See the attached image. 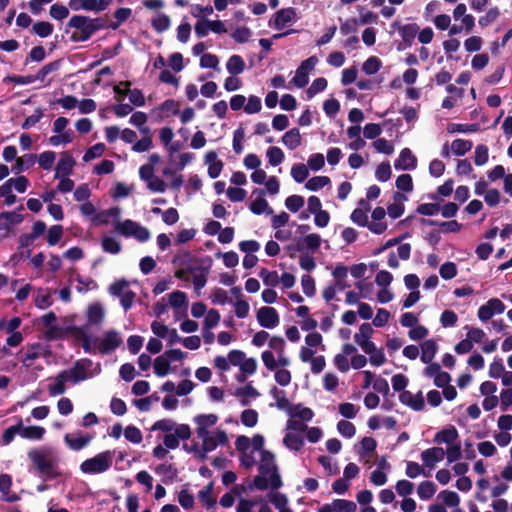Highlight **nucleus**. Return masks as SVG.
I'll return each mask as SVG.
<instances>
[{
    "instance_id": "f257e3e1",
    "label": "nucleus",
    "mask_w": 512,
    "mask_h": 512,
    "mask_svg": "<svg viewBox=\"0 0 512 512\" xmlns=\"http://www.w3.org/2000/svg\"><path fill=\"white\" fill-rule=\"evenodd\" d=\"M259 475L253 479V486L258 490H266L269 483L272 489H279L282 486V479L278 473V467L275 464V456L269 450L261 451L260 464L258 466Z\"/></svg>"
},
{
    "instance_id": "f03ea898",
    "label": "nucleus",
    "mask_w": 512,
    "mask_h": 512,
    "mask_svg": "<svg viewBox=\"0 0 512 512\" xmlns=\"http://www.w3.org/2000/svg\"><path fill=\"white\" fill-rule=\"evenodd\" d=\"M28 458L32 461L38 473L46 479H54L59 476L56 459L50 448H33L28 452Z\"/></svg>"
},
{
    "instance_id": "7ed1b4c3",
    "label": "nucleus",
    "mask_w": 512,
    "mask_h": 512,
    "mask_svg": "<svg viewBox=\"0 0 512 512\" xmlns=\"http://www.w3.org/2000/svg\"><path fill=\"white\" fill-rule=\"evenodd\" d=\"M113 461L111 451L98 453L92 458L86 459L80 465V470L85 474H98L107 471Z\"/></svg>"
},
{
    "instance_id": "20e7f679",
    "label": "nucleus",
    "mask_w": 512,
    "mask_h": 512,
    "mask_svg": "<svg viewBox=\"0 0 512 512\" xmlns=\"http://www.w3.org/2000/svg\"><path fill=\"white\" fill-rule=\"evenodd\" d=\"M69 28L78 29L79 32H74L71 35L73 42H85L91 38L93 31L89 23V17L83 15L72 16L67 24Z\"/></svg>"
},
{
    "instance_id": "39448f33",
    "label": "nucleus",
    "mask_w": 512,
    "mask_h": 512,
    "mask_svg": "<svg viewBox=\"0 0 512 512\" xmlns=\"http://www.w3.org/2000/svg\"><path fill=\"white\" fill-rule=\"evenodd\" d=\"M211 266L212 259L209 256L201 260L200 266H189V272L194 274L193 285L195 290L199 291L205 287Z\"/></svg>"
},
{
    "instance_id": "423d86ee",
    "label": "nucleus",
    "mask_w": 512,
    "mask_h": 512,
    "mask_svg": "<svg viewBox=\"0 0 512 512\" xmlns=\"http://www.w3.org/2000/svg\"><path fill=\"white\" fill-rule=\"evenodd\" d=\"M92 360L83 358L77 360L74 365L68 370H62L65 372L68 382L78 383L88 378L87 369L92 366Z\"/></svg>"
},
{
    "instance_id": "0eeeda50",
    "label": "nucleus",
    "mask_w": 512,
    "mask_h": 512,
    "mask_svg": "<svg viewBox=\"0 0 512 512\" xmlns=\"http://www.w3.org/2000/svg\"><path fill=\"white\" fill-rule=\"evenodd\" d=\"M122 344L119 333L114 330L104 332L102 340L99 342L97 349L99 353L107 355L115 351Z\"/></svg>"
},
{
    "instance_id": "6e6552de",
    "label": "nucleus",
    "mask_w": 512,
    "mask_h": 512,
    "mask_svg": "<svg viewBox=\"0 0 512 512\" xmlns=\"http://www.w3.org/2000/svg\"><path fill=\"white\" fill-rule=\"evenodd\" d=\"M93 438V434L76 431L73 433L65 434L64 442L71 450L80 451L89 445Z\"/></svg>"
},
{
    "instance_id": "1a4fd4ad",
    "label": "nucleus",
    "mask_w": 512,
    "mask_h": 512,
    "mask_svg": "<svg viewBox=\"0 0 512 512\" xmlns=\"http://www.w3.org/2000/svg\"><path fill=\"white\" fill-rule=\"evenodd\" d=\"M257 321L260 326L272 329L279 324V314L273 307L263 306L257 311Z\"/></svg>"
},
{
    "instance_id": "9d476101",
    "label": "nucleus",
    "mask_w": 512,
    "mask_h": 512,
    "mask_svg": "<svg viewBox=\"0 0 512 512\" xmlns=\"http://www.w3.org/2000/svg\"><path fill=\"white\" fill-rule=\"evenodd\" d=\"M505 308L504 303L500 299L491 298L478 309V318L483 322L488 321L495 314L503 313Z\"/></svg>"
},
{
    "instance_id": "9b49d317",
    "label": "nucleus",
    "mask_w": 512,
    "mask_h": 512,
    "mask_svg": "<svg viewBox=\"0 0 512 512\" xmlns=\"http://www.w3.org/2000/svg\"><path fill=\"white\" fill-rule=\"evenodd\" d=\"M112 0H70L69 7L74 10H86V11H103L105 10Z\"/></svg>"
},
{
    "instance_id": "f8f14e48",
    "label": "nucleus",
    "mask_w": 512,
    "mask_h": 512,
    "mask_svg": "<svg viewBox=\"0 0 512 512\" xmlns=\"http://www.w3.org/2000/svg\"><path fill=\"white\" fill-rule=\"evenodd\" d=\"M373 334V328L369 323H363L359 328V333L354 335V341L361 347L365 353L374 351L375 344L370 341Z\"/></svg>"
},
{
    "instance_id": "ddd939ff",
    "label": "nucleus",
    "mask_w": 512,
    "mask_h": 512,
    "mask_svg": "<svg viewBox=\"0 0 512 512\" xmlns=\"http://www.w3.org/2000/svg\"><path fill=\"white\" fill-rule=\"evenodd\" d=\"M321 246V237L319 234L312 233L306 235L304 238H301L297 241L296 245H289L287 247L288 250H296L299 252H303L304 250H309L312 253L316 252Z\"/></svg>"
},
{
    "instance_id": "4468645a",
    "label": "nucleus",
    "mask_w": 512,
    "mask_h": 512,
    "mask_svg": "<svg viewBox=\"0 0 512 512\" xmlns=\"http://www.w3.org/2000/svg\"><path fill=\"white\" fill-rule=\"evenodd\" d=\"M394 167L397 170H415L417 158L409 148H403L399 158L394 163Z\"/></svg>"
},
{
    "instance_id": "2eb2a0df",
    "label": "nucleus",
    "mask_w": 512,
    "mask_h": 512,
    "mask_svg": "<svg viewBox=\"0 0 512 512\" xmlns=\"http://www.w3.org/2000/svg\"><path fill=\"white\" fill-rule=\"evenodd\" d=\"M399 401L409 406L414 411H421L425 407L424 397L422 392L419 391L416 395H413L410 391H403L399 394Z\"/></svg>"
},
{
    "instance_id": "dca6fc26",
    "label": "nucleus",
    "mask_w": 512,
    "mask_h": 512,
    "mask_svg": "<svg viewBox=\"0 0 512 512\" xmlns=\"http://www.w3.org/2000/svg\"><path fill=\"white\" fill-rule=\"evenodd\" d=\"M75 160L69 152H63L55 168V178L69 176L75 165Z\"/></svg>"
},
{
    "instance_id": "f3484780",
    "label": "nucleus",
    "mask_w": 512,
    "mask_h": 512,
    "mask_svg": "<svg viewBox=\"0 0 512 512\" xmlns=\"http://www.w3.org/2000/svg\"><path fill=\"white\" fill-rule=\"evenodd\" d=\"M253 194H257L258 197L253 200L249 206L251 212L256 215H260L264 212L267 214H272L273 210L269 207L268 202L264 198L265 191L263 189L256 188L254 189Z\"/></svg>"
},
{
    "instance_id": "a211bd4d",
    "label": "nucleus",
    "mask_w": 512,
    "mask_h": 512,
    "mask_svg": "<svg viewBox=\"0 0 512 512\" xmlns=\"http://www.w3.org/2000/svg\"><path fill=\"white\" fill-rule=\"evenodd\" d=\"M296 9L293 7L282 8L275 13L274 26L282 29L286 24L296 21Z\"/></svg>"
},
{
    "instance_id": "6ab92c4d",
    "label": "nucleus",
    "mask_w": 512,
    "mask_h": 512,
    "mask_svg": "<svg viewBox=\"0 0 512 512\" xmlns=\"http://www.w3.org/2000/svg\"><path fill=\"white\" fill-rule=\"evenodd\" d=\"M444 456L445 451L441 447H432L421 453L422 461L429 468H433L437 462L442 461Z\"/></svg>"
},
{
    "instance_id": "aec40b11",
    "label": "nucleus",
    "mask_w": 512,
    "mask_h": 512,
    "mask_svg": "<svg viewBox=\"0 0 512 512\" xmlns=\"http://www.w3.org/2000/svg\"><path fill=\"white\" fill-rule=\"evenodd\" d=\"M23 221V215L17 211H4L0 213V230L10 231L12 226Z\"/></svg>"
},
{
    "instance_id": "412c9836",
    "label": "nucleus",
    "mask_w": 512,
    "mask_h": 512,
    "mask_svg": "<svg viewBox=\"0 0 512 512\" xmlns=\"http://www.w3.org/2000/svg\"><path fill=\"white\" fill-rule=\"evenodd\" d=\"M422 224L429 226H439L444 233H457L461 230L462 224L456 220H450L445 222H439L432 219H421Z\"/></svg>"
},
{
    "instance_id": "4be33fe9",
    "label": "nucleus",
    "mask_w": 512,
    "mask_h": 512,
    "mask_svg": "<svg viewBox=\"0 0 512 512\" xmlns=\"http://www.w3.org/2000/svg\"><path fill=\"white\" fill-rule=\"evenodd\" d=\"M86 316L88 324L100 325L104 320L105 311L100 303L95 302L88 306Z\"/></svg>"
},
{
    "instance_id": "5701e85b",
    "label": "nucleus",
    "mask_w": 512,
    "mask_h": 512,
    "mask_svg": "<svg viewBox=\"0 0 512 512\" xmlns=\"http://www.w3.org/2000/svg\"><path fill=\"white\" fill-rule=\"evenodd\" d=\"M459 437L458 431L454 426H449L448 428L442 429L437 432L434 436L433 441L437 444L446 443L449 446L453 445L454 442Z\"/></svg>"
},
{
    "instance_id": "b1692460",
    "label": "nucleus",
    "mask_w": 512,
    "mask_h": 512,
    "mask_svg": "<svg viewBox=\"0 0 512 512\" xmlns=\"http://www.w3.org/2000/svg\"><path fill=\"white\" fill-rule=\"evenodd\" d=\"M398 31L405 47H410L419 31V26L416 23L405 24L399 27Z\"/></svg>"
},
{
    "instance_id": "393cba45",
    "label": "nucleus",
    "mask_w": 512,
    "mask_h": 512,
    "mask_svg": "<svg viewBox=\"0 0 512 512\" xmlns=\"http://www.w3.org/2000/svg\"><path fill=\"white\" fill-rule=\"evenodd\" d=\"M70 326L53 325L44 332V338L47 341H56L64 339L69 335Z\"/></svg>"
},
{
    "instance_id": "a878e982",
    "label": "nucleus",
    "mask_w": 512,
    "mask_h": 512,
    "mask_svg": "<svg viewBox=\"0 0 512 512\" xmlns=\"http://www.w3.org/2000/svg\"><path fill=\"white\" fill-rule=\"evenodd\" d=\"M422 354H421V361L425 364L430 363L433 358L435 357L438 346L437 343L433 339H429L424 341L421 344Z\"/></svg>"
},
{
    "instance_id": "bb28decb",
    "label": "nucleus",
    "mask_w": 512,
    "mask_h": 512,
    "mask_svg": "<svg viewBox=\"0 0 512 512\" xmlns=\"http://www.w3.org/2000/svg\"><path fill=\"white\" fill-rule=\"evenodd\" d=\"M301 140L302 138L298 128L290 129L282 137L283 144L290 150H294L300 146Z\"/></svg>"
},
{
    "instance_id": "cd10ccee",
    "label": "nucleus",
    "mask_w": 512,
    "mask_h": 512,
    "mask_svg": "<svg viewBox=\"0 0 512 512\" xmlns=\"http://www.w3.org/2000/svg\"><path fill=\"white\" fill-rule=\"evenodd\" d=\"M288 415L292 418L298 417L304 422H309L313 419L314 412L308 407H303L301 404H296L293 405L290 410H288Z\"/></svg>"
},
{
    "instance_id": "c85d7f7f",
    "label": "nucleus",
    "mask_w": 512,
    "mask_h": 512,
    "mask_svg": "<svg viewBox=\"0 0 512 512\" xmlns=\"http://www.w3.org/2000/svg\"><path fill=\"white\" fill-rule=\"evenodd\" d=\"M65 372H59L55 377V383L48 386V392L50 396H58L65 392V383L68 382Z\"/></svg>"
},
{
    "instance_id": "c756f323",
    "label": "nucleus",
    "mask_w": 512,
    "mask_h": 512,
    "mask_svg": "<svg viewBox=\"0 0 512 512\" xmlns=\"http://www.w3.org/2000/svg\"><path fill=\"white\" fill-rule=\"evenodd\" d=\"M45 434V429L41 426L24 427L21 422V437L29 440H41Z\"/></svg>"
},
{
    "instance_id": "7c9ffc66",
    "label": "nucleus",
    "mask_w": 512,
    "mask_h": 512,
    "mask_svg": "<svg viewBox=\"0 0 512 512\" xmlns=\"http://www.w3.org/2000/svg\"><path fill=\"white\" fill-rule=\"evenodd\" d=\"M270 394L276 399V406L278 409L286 410L288 412V410L293 407V404H291L286 398V392L284 390H280L274 386L270 390Z\"/></svg>"
},
{
    "instance_id": "2f4dec72",
    "label": "nucleus",
    "mask_w": 512,
    "mask_h": 512,
    "mask_svg": "<svg viewBox=\"0 0 512 512\" xmlns=\"http://www.w3.org/2000/svg\"><path fill=\"white\" fill-rule=\"evenodd\" d=\"M226 68L231 75L241 74L245 69V62L239 55H232L227 63Z\"/></svg>"
},
{
    "instance_id": "473e14b6",
    "label": "nucleus",
    "mask_w": 512,
    "mask_h": 512,
    "mask_svg": "<svg viewBox=\"0 0 512 512\" xmlns=\"http://www.w3.org/2000/svg\"><path fill=\"white\" fill-rule=\"evenodd\" d=\"M61 64L62 59H57L45 64L41 69L38 70L37 74L35 75L36 80L44 82L50 73L56 72L60 69Z\"/></svg>"
},
{
    "instance_id": "72a5a7b5",
    "label": "nucleus",
    "mask_w": 512,
    "mask_h": 512,
    "mask_svg": "<svg viewBox=\"0 0 512 512\" xmlns=\"http://www.w3.org/2000/svg\"><path fill=\"white\" fill-rule=\"evenodd\" d=\"M480 130V125L478 123L472 124H460V123H450L447 126V131L449 133H475Z\"/></svg>"
},
{
    "instance_id": "f704fd0d",
    "label": "nucleus",
    "mask_w": 512,
    "mask_h": 512,
    "mask_svg": "<svg viewBox=\"0 0 512 512\" xmlns=\"http://www.w3.org/2000/svg\"><path fill=\"white\" fill-rule=\"evenodd\" d=\"M437 487L433 481H423L418 485L417 493L420 499L428 500L433 497Z\"/></svg>"
},
{
    "instance_id": "c9c22d12",
    "label": "nucleus",
    "mask_w": 512,
    "mask_h": 512,
    "mask_svg": "<svg viewBox=\"0 0 512 512\" xmlns=\"http://www.w3.org/2000/svg\"><path fill=\"white\" fill-rule=\"evenodd\" d=\"M235 395L237 397H242V399L240 400L242 406H247L249 404V401L246 399V397H258L259 392L256 388H254L251 385V383H249L244 387L237 388Z\"/></svg>"
},
{
    "instance_id": "e433bc0d",
    "label": "nucleus",
    "mask_w": 512,
    "mask_h": 512,
    "mask_svg": "<svg viewBox=\"0 0 512 512\" xmlns=\"http://www.w3.org/2000/svg\"><path fill=\"white\" fill-rule=\"evenodd\" d=\"M54 26L48 21H37L32 26V32L41 38H46L53 33Z\"/></svg>"
},
{
    "instance_id": "4c0bfd02",
    "label": "nucleus",
    "mask_w": 512,
    "mask_h": 512,
    "mask_svg": "<svg viewBox=\"0 0 512 512\" xmlns=\"http://www.w3.org/2000/svg\"><path fill=\"white\" fill-rule=\"evenodd\" d=\"M36 161V155L34 154H26L22 157L16 158V163L13 166V170L17 173L28 170L31 166L34 165Z\"/></svg>"
},
{
    "instance_id": "58836bf2",
    "label": "nucleus",
    "mask_w": 512,
    "mask_h": 512,
    "mask_svg": "<svg viewBox=\"0 0 512 512\" xmlns=\"http://www.w3.org/2000/svg\"><path fill=\"white\" fill-rule=\"evenodd\" d=\"M16 434L21 435V419H19L16 425L10 426L3 432L0 439V445H9L14 440Z\"/></svg>"
},
{
    "instance_id": "ea45409f",
    "label": "nucleus",
    "mask_w": 512,
    "mask_h": 512,
    "mask_svg": "<svg viewBox=\"0 0 512 512\" xmlns=\"http://www.w3.org/2000/svg\"><path fill=\"white\" fill-rule=\"evenodd\" d=\"M283 443L287 448L299 451L304 445V440L299 434L289 432L285 435Z\"/></svg>"
},
{
    "instance_id": "a19ab883",
    "label": "nucleus",
    "mask_w": 512,
    "mask_h": 512,
    "mask_svg": "<svg viewBox=\"0 0 512 512\" xmlns=\"http://www.w3.org/2000/svg\"><path fill=\"white\" fill-rule=\"evenodd\" d=\"M213 482H209L207 486L200 490L198 493L199 499L204 503L207 508H211L216 504V499L212 496Z\"/></svg>"
},
{
    "instance_id": "79ce46f5",
    "label": "nucleus",
    "mask_w": 512,
    "mask_h": 512,
    "mask_svg": "<svg viewBox=\"0 0 512 512\" xmlns=\"http://www.w3.org/2000/svg\"><path fill=\"white\" fill-rule=\"evenodd\" d=\"M170 371V362L168 359L164 356H158L156 357L154 361V373L158 377H164L166 376Z\"/></svg>"
},
{
    "instance_id": "37998d69",
    "label": "nucleus",
    "mask_w": 512,
    "mask_h": 512,
    "mask_svg": "<svg viewBox=\"0 0 512 512\" xmlns=\"http://www.w3.org/2000/svg\"><path fill=\"white\" fill-rule=\"evenodd\" d=\"M473 146L472 141L464 139H455L451 144V149L454 154L463 156L471 150Z\"/></svg>"
},
{
    "instance_id": "c03bdc74",
    "label": "nucleus",
    "mask_w": 512,
    "mask_h": 512,
    "mask_svg": "<svg viewBox=\"0 0 512 512\" xmlns=\"http://www.w3.org/2000/svg\"><path fill=\"white\" fill-rule=\"evenodd\" d=\"M259 277L262 279L266 286L270 287H276L280 282L277 271H269L266 268L261 269L259 272Z\"/></svg>"
},
{
    "instance_id": "a18cd8bd",
    "label": "nucleus",
    "mask_w": 512,
    "mask_h": 512,
    "mask_svg": "<svg viewBox=\"0 0 512 512\" xmlns=\"http://www.w3.org/2000/svg\"><path fill=\"white\" fill-rule=\"evenodd\" d=\"M101 245L102 249L110 254H118L121 251V243L114 237H103Z\"/></svg>"
},
{
    "instance_id": "49530a36",
    "label": "nucleus",
    "mask_w": 512,
    "mask_h": 512,
    "mask_svg": "<svg viewBox=\"0 0 512 512\" xmlns=\"http://www.w3.org/2000/svg\"><path fill=\"white\" fill-rule=\"evenodd\" d=\"M330 183L328 176H314L305 183V188L310 191H318Z\"/></svg>"
},
{
    "instance_id": "de8ad7c7",
    "label": "nucleus",
    "mask_w": 512,
    "mask_h": 512,
    "mask_svg": "<svg viewBox=\"0 0 512 512\" xmlns=\"http://www.w3.org/2000/svg\"><path fill=\"white\" fill-rule=\"evenodd\" d=\"M151 24L156 32L162 33L169 29L171 21L168 15L159 13L157 17L152 20Z\"/></svg>"
},
{
    "instance_id": "09e8293b",
    "label": "nucleus",
    "mask_w": 512,
    "mask_h": 512,
    "mask_svg": "<svg viewBox=\"0 0 512 512\" xmlns=\"http://www.w3.org/2000/svg\"><path fill=\"white\" fill-rule=\"evenodd\" d=\"M169 304L173 308H181V307H187L188 301H187V295L186 293L177 290L169 294Z\"/></svg>"
},
{
    "instance_id": "8fccbe9b",
    "label": "nucleus",
    "mask_w": 512,
    "mask_h": 512,
    "mask_svg": "<svg viewBox=\"0 0 512 512\" xmlns=\"http://www.w3.org/2000/svg\"><path fill=\"white\" fill-rule=\"evenodd\" d=\"M382 66L381 60L376 56H370L362 65V70L367 75L376 74Z\"/></svg>"
},
{
    "instance_id": "3c124183",
    "label": "nucleus",
    "mask_w": 512,
    "mask_h": 512,
    "mask_svg": "<svg viewBox=\"0 0 512 512\" xmlns=\"http://www.w3.org/2000/svg\"><path fill=\"white\" fill-rule=\"evenodd\" d=\"M266 156L268 158V162L272 166H278L284 160L283 151L276 146L269 147L266 152Z\"/></svg>"
},
{
    "instance_id": "603ef678",
    "label": "nucleus",
    "mask_w": 512,
    "mask_h": 512,
    "mask_svg": "<svg viewBox=\"0 0 512 512\" xmlns=\"http://www.w3.org/2000/svg\"><path fill=\"white\" fill-rule=\"evenodd\" d=\"M147 122V115L144 112L136 111L130 117V123L140 129L141 133L148 134L150 129L148 127H143V125Z\"/></svg>"
},
{
    "instance_id": "864d4df0",
    "label": "nucleus",
    "mask_w": 512,
    "mask_h": 512,
    "mask_svg": "<svg viewBox=\"0 0 512 512\" xmlns=\"http://www.w3.org/2000/svg\"><path fill=\"white\" fill-rule=\"evenodd\" d=\"M309 175L308 167L305 164H294L291 169V176L297 183L304 182Z\"/></svg>"
},
{
    "instance_id": "5fc2aeb1",
    "label": "nucleus",
    "mask_w": 512,
    "mask_h": 512,
    "mask_svg": "<svg viewBox=\"0 0 512 512\" xmlns=\"http://www.w3.org/2000/svg\"><path fill=\"white\" fill-rule=\"evenodd\" d=\"M357 10L360 14L359 19H357L359 24L365 25V24H377L378 23L379 17L374 12L365 11V8L362 6H358Z\"/></svg>"
},
{
    "instance_id": "6e6d98bb",
    "label": "nucleus",
    "mask_w": 512,
    "mask_h": 512,
    "mask_svg": "<svg viewBox=\"0 0 512 512\" xmlns=\"http://www.w3.org/2000/svg\"><path fill=\"white\" fill-rule=\"evenodd\" d=\"M46 57V51L43 46L38 45L33 47L25 59V64H29L30 62H41Z\"/></svg>"
},
{
    "instance_id": "4d7b16f0",
    "label": "nucleus",
    "mask_w": 512,
    "mask_h": 512,
    "mask_svg": "<svg viewBox=\"0 0 512 512\" xmlns=\"http://www.w3.org/2000/svg\"><path fill=\"white\" fill-rule=\"evenodd\" d=\"M138 223L127 219L123 222H118L116 226V230L125 237H131L134 234L135 228H137Z\"/></svg>"
},
{
    "instance_id": "13d9d810",
    "label": "nucleus",
    "mask_w": 512,
    "mask_h": 512,
    "mask_svg": "<svg viewBox=\"0 0 512 512\" xmlns=\"http://www.w3.org/2000/svg\"><path fill=\"white\" fill-rule=\"evenodd\" d=\"M124 436L129 442L133 444H139L143 439L142 432L134 425H129L125 428Z\"/></svg>"
},
{
    "instance_id": "bf43d9fd",
    "label": "nucleus",
    "mask_w": 512,
    "mask_h": 512,
    "mask_svg": "<svg viewBox=\"0 0 512 512\" xmlns=\"http://www.w3.org/2000/svg\"><path fill=\"white\" fill-rule=\"evenodd\" d=\"M56 153L54 151H44L38 157L39 166L44 170H50L54 164Z\"/></svg>"
},
{
    "instance_id": "052dcab7",
    "label": "nucleus",
    "mask_w": 512,
    "mask_h": 512,
    "mask_svg": "<svg viewBox=\"0 0 512 512\" xmlns=\"http://www.w3.org/2000/svg\"><path fill=\"white\" fill-rule=\"evenodd\" d=\"M304 203V198L300 195H291L285 200L286 208L293 213L298 212L304 206Z\"/></svg>"
},
{
    "instance_id": "680f3d73",
    "label": "nucleus",
    "mask_w": 512,
    "mask_h": 512,
    "mask_svg": "<svg viewBox=\"0 0 512 512\" xmlns=\"http://www.w3.org/2000/svg\"><path fill=\"white\" fill-rule=\"evenodd\" d=\"M241 422L246 427H254L258 422V412L254 409H246L242 411Z\"/></svg>"
},
{
    "instance_id": "e2e57ef3",
    "label": "nucleus",
    "mask_w": 512,
    "mask_h": 512,
    "mask_svg": "<svg viewBox=\"0 0 512 512\" xmlns=\"http://www.w3.org/2000/svg\"><path fill=\"white\" fill-rule=\"evenodd\" d=\"M337 430L342 436L346 438H352L356 433L355 425L347 420H340L337 423Z\"/></svg>"
},
{
    "instance_id": "0e129e2a",
    "label": "nucleus",
    "mask_w": 512,
    "mask_h": 512,
    "mask_svg": "<svg viewBox=\"0 0 512 512\" xmlns=\"http://www.w3.org/2000/svg\"><path fill=\"white\" fill-rule=\"evenodd\" d=\"M63 236V227L61 225H53L49 228L47 234V242L50 246L58 244Z\"/></svg>"
},
{
    "instance_id": "69168bd1",
    "label": "nucleus",
    "mask_w": 512,
    "mask_h": 512,
    "mask_svg": "<svg viewBox=\"0 0 512 512\" xmlns=\"http://www.w3.org/2000/svg\"><path fill=\"white\" fill-rule=\"evenodd\" d=\"M105 145L103 143H96L95 145L88 148L83 156L85 162L91 161L97 157L102 156L105 151Z\"/></svg>"
},
{
    "instance_id": "338daca9",
    "label": "nucleus",
    "mask_w": 512,
    "mask_h": 512,
    "mask_svg": "<svg viewBox=\"0 0 512 512\" xmlns=\"http://www.w3.org/2000/svg\"><path fill=\"white\" fill-rule=\"evenodd\" d=\"M269 501L278 509H284L288 505V498L280 492H270L268 494Z\"/></svg>"
},
{
    "instance_id": "774afa93",
    "label": "nucleus",
    "mask_w": 512,
    "mask_h": 512,
    "mask_svg": "<svg viewBox=\"0 0 512 512\" xmlns=\"http://www.w3.org/2000/svg\"><path fill=\"white\" fill-rule=\"evenodd\" d=\"M333 506L336 512H355L357 509V506L353 501L345 499L334 500Z\"/></svg>"
}]
</instances>
